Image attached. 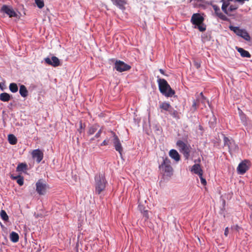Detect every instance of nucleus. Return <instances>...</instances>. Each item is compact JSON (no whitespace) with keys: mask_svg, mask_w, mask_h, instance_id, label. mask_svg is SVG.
<instances>
[{"mask_svg":"<svg viewBox=\"0 0 252 252\" xmlns=\"http://www.w3.org/2000/svg\"><path fill=\"white\" fill-rule=\"evenodd\" d=\"M159 90L160 93L166 97H171L175 94V91L171 89L167 82L164 79H158Z\"/></svg>","mask_w":252,"mask_h":252,"instance_id":"nucleus-1","label":"nucleus"},{"mask_svg":"<svg viewBox=\"0 0 252 252\" xmlns=\"http://www.w3.org/2000/svg\"><path fill=\"white\" fill-rule=\"evenodd\" d=\"M161 173L164 176L170 177L173 173V169L171 165V161L167 158H163V161L159 165Z\"/></svg>","mask_w":252,"mask_h":252,"instance_id":"nucleus-2","label":"nucleus"},{"mask_svg":"<svg viewBox=\"0 0 252 252\" xmlns=\"http://www.w3.org/2000/svg\"><path fill=\"white\" fill-rule=\"evenodd\" d=\"M95 193L99 194L103 191L106 187V181L102 174L99 173L95 176Z\"/></svg>","mask_w":252,"mask_h":252,"instance_id":"nucleus-3","label":"nucleus"},{"mask_svg":"<svg viewBox=\"0 0 252 252\" xmlns=\"http://www.w3.org/2000/svg\"><path fill=\"white\" fill-rule=\"evenodd\" d=\"M177 146L178 147L180 151L183 154L184 157L186 159H188L190 156V146L187 145L182 140H178L176 143Z\"/></svg>","mask_w":252,"mask_h":252,"instance_id":"nucleus-4","label":"nucleus"},{"mask_svg":"<svg viewBox=\"0 0 252 252\" xmlns=\"http://www.w3.org/2000/svg\"><path fill=\"white\" fill-rule=\"evenodd\" d=\"M229 29L230 30L233 31L237 35L242 37L245 40L248 41H250L251 37L246 30L241 29L239 27H234L233 26H230Z\"/></svg>","mask_w":252,"mask_h":252,"instance_id":"nucleus-5","label":"nucleus"},{"mask_svg":"<svg viewBox=\"0 0 252 252\" xmlns=\"http://www.w3.org/2000/svg\"><path fill=\"white\" fill-rule=\"evenodd\" d=\"M111 135L113 138L112 140L115 149L118 151L121 155H122L123 148L119 138H118V136L113 131H111Z\"/></svg>","mask_w":252,"mask_h":252,"instance_id":"nucleus-6","label":"nucleus"},{"mask_svg":"<svg viewBox=\"0 0 252 252\" xmlns=\"http://www.w3.org/2000/svg\"><path fill=\"white\" fill-rule=\"evenodd\" d=\"M115 68L117 71L122 72L129 70L131 68V66L125 63L123 61H116L115 63Z\"/></svg>","mask_w":252,"mask_h":252,"instance_id":"nucleus-7","label":"nucleus"},{"mask_svg":"<svg viewBox=\"0 0 252 252\" xmlns=\"http://www.w3.org/2000/svg\"><path fill=\"white\" fill-rule=\"evenodd\" d=\"M47 185L42 179L38 180L36 183V191L39 195H44L46 192Z\"/></svg>","mask_w":252,"mask_h":252,"instance_id":"nucleus-8","label":"nucleus"},{"mask_svg":"<svg viewBox=\"0 0 252 252\" xmlns=\"http://www.w3.org/2000/svg\"><path fill=\"white\" fill-rule=\"evenodd\" d=\"M223 141L224 146L228 147L229 151H235L238 149V146L235 144L233 140H230L228 137L224 136Z\"/></svg>","mask_w":252,"mask_h":252,"instance_id":"nucleus-9","label":"nucleus"},{"mask_svg":"<svg viewBox=\"0 0 252 252\" xmlns=\"http://www.w3.org/2000/svg\"><path fill=\"white\" fill-rule=\"evenodd\" d=\"M204 18L199 13L193 14L191 18L190 22L194 25H200L203 24Z\"/></svg>","mask_w":252,"mask_h":252,"instance_id":"nucleus-10","label":"nucleus"},{"mask_svg":"<svg viewBox=\"0 0 252 252\" xmlns=\"http://www.w3.org/2000/svg\"><path fill=\"white\" fill-rule=\"evenodd\" d=\"M1 12H3L9 16V17H14L17 16V14L13 10L12 7L6 5H3L1 9Z\"/></svg>","mask_w":252,"mask_h":252,"instance_id":"nucleus-11","label":"nucleus"},{"mask_svg":"<svg viewBox=\"0 0 252 252\" xmlns=\"http://www.w3.org/2000/svg\"><path fill=\"white\" fill-rule=\"evenodd\" d=\"M249 161L245 160L241 162L237 167V171L239 174H244L249 169V167L248 165Z\"/></svg>","mask_w":252,"mask_h":252,"instance_id":"nucleus-12","label":"nucleus"},{"mask_svg":"<svg viewBox=\"0 0 252 252\" xmlns=\"http://www.w3.org/2000/svg\"><path fill=\"white\" fill-rule=\"evenodd\" d=\"M33 158L35 159L37 163H39L43 158V153L39 149L33 150L32 153Z\"/></svg>","mask_w":252,"mask_h":252,"instance_id":"nucleus-13","label":"nucleus"},{"mask_svg":"<svg viewBox=\"0 0 252 252\" xmlns=\"http://www.w3.org/2000/svg\"><path fill=\"white\" fill-rule=\"evenodd\" d=\"M212 7L217 16L223 21H227L228 20V18L221 12L220 7L218 6L216 4H213L212 5Z\"/></svg>","mask_w":252,"mask_h":252,"instance_id":"nucleus-14","label":"nucleus"},{"mask_svg":"<svg viewBox=\"0 0 252 252\" xmlns=\"http://www.w3.org/2000/svg\"><path fill=\"white\" fill-rule=\"evenodd\" d=\"M44 60L46 63L54 67L58 66L60 65V60L55 56L52 57L51 60L49 58H46Z\"/></svg>","mask_w":252,"mask_h":252,"instance_id":"nucleus-15","label":"nucleus"},{"mask_svg":"<svg viewBox=\"0 0 252 252\" xmlns=\"http://www.w3.org/2000/svg\"><path fill=\"white\" fill-rule=\"evenodd\" d=\"M169 156L176 162H178L181 159L180 156L178 152L176 150L174 149H172L170 150L169 152Z\"/></svg>","mask_w":252,"mask_h":252,"instance_id":"nucleus-16","label":"nucleus"},{"mask_svg":"<svg viewBox=\"0 0 252 252\" xmlns=\"http://www.w3.org/2000/svg\"><path fill=\"white\" fill-rule=\"evenodd\" d=\"M191 171L197 174L199 176H202L203 173V170L199 164H194L191 168Z\"/></svg>","mask_w":252,"mask_h":252,"instance_id":"nucleus-17","label":"nucleus"},{"mask_svg":"<svg viewBox=\"0 0 252 252\" xmlns=\"http://www.w3.org/2000/svg\"><path fill=\"white\" fill-rule=\"evenodd\" d=\"M114 4L122 10H125V5L127 3L126 0H112Z\"/></svg>","mask_w":252,"mask_h":252,"instance_id":"nucleus-18","label":"nucleus"},{"mask_svg":"<svg viewBox=\"0 0 252 252\" xmlns=\"http://www.w3.org/2000/svg\"><path fill=\"white\" fill-rule=\"evenodd\" d=\"M99 126L97 124H94L91 126H90L88 127L87 134L89 135H91L94 134L96 131L99 129Z\"/></svg>","mask_w":252,"mask_h":252,"instance_id":"nucleus-19","label":"nucleus"},{"mask_svg":"<svg viewBox=\"0 0 252 252\" xmlns=\"http://www.w3.org/2000/svg\"><path fill=\"white\" fill-rule=\"evenodd\" d=\"M159 108L161 109V112H163V110L168 111V112L172 107L170 104L166 102H161L159 104Z\"/></svg>","mask_w":252,"mask_h":252,"instance_id":"nucleus-20","label":"nucleus"},{"mask_svg":"<svg viewBox=\"0 0 252 252\" xmlns=\"http://www.w3.org/2000/svg\"><path fill=\"white\" fill-rule=\"evenodd\" d=\"M237 50L240 53L242 57L250 58L251 57V54L248 51L242 48H237Z\"/></svg>","mask_w":252,"mask_h":252,"instance_id":"nucleus-21","label":"nucleus"},{"mask_svg":"<svg viewBox=\"0 0 252 252\" xmlns=\"http://www.w3.org/2000/svg\"><path fill=\"white\" fill-rule=\"evenodd\" d=\"M11 96L6 93H2L0 94V100L3 102H7L8 101L10 98Z\"/></svg>","mask_w":252,"mask_h":252,"instance_id":"nucleus-22","label":"nucleus"},{"mask_svg":"<svg viewBox=\"0 0 252 252\" xmlns=\"http://www.w3.org/2000/svg\"><path fill=\"white\" fill-rule=\"evenodd\" d=\"M19 93L22 96L24 97L27 96L28 95V90L24 85H21L20 86Z\"/></svg>","mask_w":252,"mask_h":252,"instance_id":"nucleus-23","label":"nucleus"},{"mask_svg":"<svg viewBox=\"0 0 252 252\" xmlns=\"http://www.w3.org/2000/svg\"><path fill=\"white\" fill-rule=\"evenodd\" d=\"M10 239L13 243H16L19 241V237L15 232H12L10 234Z\"/></svg>","mask_w":252,"mask_h":252,"instance_id":"nucleus-24","label":"nucleus"},{"mask_svg":"<svg viewBox=\"0 0 252 252\" xmlns=\"http://www.w3.org/2000/svg\"><path fill=\"white\" fill-rule=\"evenodd\" d=\"M8 140L9 143L12 145H15L17 142V139L13 134H9L8 136Z\"/></svg>","mask_w":252,"mask_h":252,"instance_id":"nucleus-25","label":"nucleus"},{"mask_svg":"<svg viewBox=\"0 0 252 252\" xmlns=\"http://www.w3.org/2000/svg\"><path fill=\"white\" fill-rule=\"evenodd\" d=\"M169 113L174 118L176 119H180V115L178 111L176 110H174L173 107L171 108L169 112Z\"/></svg>","mask_w":252,"mask_h":252,"instance_id":"nucleus-26","label":"nucleus"},{"mask_svg":"<svg viewBox=\"0 0 252 252\" xmlns=\"http://www.w3.org/2000/svg\"><path fill=\"white\" fill-rule=\"evenodd\" d=\"M27 169V165L26 163H21L18 165L16 170L18 172L24 171Z\"/></svg>","mask_w":252,"mask_h":252,"instance_id":"nucleus-27","label":"nucleus"},{"mask_svg":"<svg viewBox=\"0 0 252 252\" xmlns=\"http://www.w3.org/2000/svg\"><path fill=\"white\" fill-rule=\"evenodd\" d=\"M229 8L228 9L227 8V11L228 13L226 14L228 16H230V15L229 14V12H233V11L236 10V9H237L238 8V5L237 4H231V5L229 4Z\"/></svg>","mask_w":252,"mask_h":252,"instance_id":"nucleus-28","label":"nucleus"},{"mask_svg":"<svg viewBox=\"0 0 252 252\" xmlns=\"http://www.w3.org/2000/svg\"><path fill=\"white\" fill-rule=\"evenodd\" d=\"M9 90L12 93H16L18 90L17 85L15 83H10L9 86Z\"/></svg>","mask_w":252,"mask_h":252,"instance_id":"nucleus-29","label":"nucleus"},{"mask_svg":"<svg viewBox=\"0 0 252 252\" xmlns=\"http://www.w3.org/2000/svg\"><path fill=\"white\" fill-rule=\"evenodd\" d=\"M102 132V128L101 127L97 130V133L95 134V135L94 136V137H93L90 139V142H92L93 141H94L95 139V138L98 139V138H99Z\"/></svg>","mask_w":252,"mask_h":252,"instance_id":"nucleus-30","label":"nucleus"},{"mask_svg":"<svg viewBox=\"0 0 252 252\" xmlns=\"http://www.w3.org/2000/svg\"><path fill=\"white\" fill-rule=\"evenodd\" d=\"M0 216L1 218V219L4 220V221H7L8 220V215H7L6 212L4 211V210H1L0 212Z\"/></svg>","mask_w":252,"mask_h":252,"instance_id":"nucleus-31","label":"nucleus"},{"mask_svg":"<svg viewBox=\"0 0 252 252\" xmlns=\"http://www.w3.org/2000/svg\"><path fill=\"white\" fill-rule=\"evenodd\" d=\"M14 179L17 180V183L20 186H22L24 184V178L23 177L19 176L17 177H13Z\"/></svg>","mask_w":252,"mask_h":252,"instance_id":"nucleus-32","label":"nucleus"},{"mask_svg":"<svg viewBox=\"0 0 252 252\" xmlns=\"http://www.w3.org/2000/svg\"><path fill=\"white\" fill-rule=\"evenodd\" d=\"M35 3L39 8H42L44 6V0H35Z\"/></svg>","mask_w":252,"mask_h":252,"instance_id":"nucleus-33","label":"nucleus"},{"mask_svg":"<svg viewBox=\"0 0 252 252\" xmlns=\"http://www.w3.org/2000/svg\"><path fill=\"white\" fill-rule=\"evenodd\" d=\"M110 143V139L106 138L99 145V147L107 146Z\"/></svg>","mask_w":252,"mask_h":252,"instance_id":"nucleus-34","label":"nucleus"},{"mask_svg":"<svg viewBox=\"0 0 252 252\" xmlns=\"http://www.w3.org/2000/svg\"><path fill=\"white\" fill-rule=\"evenodd\" d=\"M231 229L238 232H239V231L242 229V228L240 226H239L238 224L232 226Z\"/></svg>","mask_w":252,"mask_h":252,"instance_id":"nucleus-35","label":"nucleus"},{"mask_svg":"<svg viewBox=\"0 0 252 252\" xmlns=\"http://www.w3.org/2000/svg\"><path fill=\"white\" fill-rule=\"evenodd\" d=\"M197 26V29L199 30L200 32H204L206 30V27L205 26H204L203 24H201L200 25H196Z\"/></svg>","mask_w":252,"mask_h":252,"instance_id":"nucleus-36","label":"nucleus"},{"mask_svg":"<svg viewBox=\"0 0 252 252\" xmlns=\"http://www.w3.org/2000/svg\"><path fill=\"white\" fill-rule=\"evenodd\" d=\"M83 128V126H82V121H80L79 123V128L77 129L78 132L80 134L82 133V130Z\"/></svg>","mask_w":252,"mask_h":252,"instance_id":"nucleus-37","label":"nucleus"},{"mask_svg":"<svg viewBox=\"0 0 252 252\" xmlns=\"http://www.w3.org/2000/svg\"><path fill=\"white\" fill-rule=\"evenodd\" d=\"M199 177L200 179L201 184L202 185H203L204 186H205L207 184V182H206V180L203 177V175L201 176H199Z\"/></svg>","mask_w":252,"mask_h":252,"instance_id":"nucleus-38","label":"nucleus"},{"mask_svg":"<svg viewBox=\"0 0 252 252\" xmlns=\"http://www.w3.org/2000/svg\"><path fill=\"white\" fill-rule=\"evenodd\" d=\"M142 213H143V216L145 217L146 220H147L149 218L147 210L144 211V212H142Z\"/></svg>","mask_w":252,"mask_h":252,"instance_id":"nucleus-39","label":"nucleus"},{"mask_svg":"<svg viewBox=\"0 0 252 252\" xmlns=\"http://www.w3.org/2000/svg\"><path fill=\"white\" fill-rule=\"evenodd\" d=\"M192 107L193 108L194 111L196 110L197 109V103L195 100H193V103L192 105Z\"/></svg>","mask_w":252,"mask_h":252,"instance_id":"nucleus-40","label":"nucleus"},{"mask_svg":"<svg viewBox=\"0 0 252 252\" xmlns=\"http://www.w3.org/2000/svg\"><path fill=\"white\" fill-rule=\"evenodd\" d=\"M229 232V228L228 227H226L224 230V235L227 237Z\"/></svg>","mask_w":252,"mask_h":252,"instance_id":"nucleus-41","label":"nucleus"},{"mask_svg":"<svg viewBox=\"0 0 252 252\" xmlns=\"http://www.w3.org/2000/svg\"><path fill=\"white\" fill-rule=\"evenodd\" d=\"M138 209L141 211V213L143 212L144 211H145L144 210V207L142 205H139L138 206Z\"/></svg>","mask_w":252,"mask_h":252,"instance_id":"nucleus-42","label":"nucleus"},{"mask_svg":"<svg viewBox=\"0 0 252 252\" xmlns=\"http://www.w3.org/2000/svg\"><path fill=\"white\" fill-rule=\"evenodd\" d=\"M207 101V102L208 104V105H209V101L208 100H206V99H203L201 98V102L205 105V101Z\"/></svg>","mask_w":252,"mask_h":252,"instance_id":"nucleus-43","label":"nucleus"},{"mask_svg":"<svg viewBox=\"0 0 252 252\" xmlns=\"http://www.w3.org/2000/svg\"><path fill=\"white\" fill-rule=\"evenodd\" d=\"M194 65L197 68H198L200 67V64L197 62L194 63Z\"/></svg>","mask_w":252,"mask_h":252,"instance_id":"nucleus-44","label":"nucleus"},{"mask_svg":"<svg viewBox=\"0 0 252 252\" xmlns=\"http://www.w3.org/2000/svg\"><path fill=\"white\" fill-rule=\"evenodd\" d=\"M200 95L201 96V98L206 99V98L203 95L202 92L200 93Z\"/></svg>","mask_w":252,"mask_h":252,"instance_id":"nucleus-45","label":"nucleus"},{"mask_svg":"<svg viewBox=\"0 0 252 252\" xmlns=\"http://www.w3.org/2000/svg\"><path fill=\"white\" fill-rule=\"evenodd\" d=\"M159 72L163 75H165V72L164 70L162 69H159Z\"/></svg>","mask_w":252,"mask_h":252,"instance_id":"nucleus-46","label":"nucleus"},{"mask_svg":"<svg viewBox=\"0 0 252 252\" xmlns=\"http://www.w3.org/2000/svg\"><path fill=\"white\" fill-rule=\"evenodd\" d=\"M203 0H189V2H192L193 1H202Z\"/></svg>","mask_w":252,"mask_h":252,"instance_id":"nucleus-47","label":"nucleus"},{"mask_svg":"<svg viewBox=\"0 0 252 252\" xmlns=\"http://www.w3.org/2000/svg\"><path fill=\"white\" fill-rule=\"evenodd\" d=\"M0 88L2 91L4 90V88L1 86V83H0Z\"/></svg>","mask_w":252,"mask_h":252,"instance_id":"nucleus-48","label":"nucleus"},{"mask_svg":"<svg viewBox=\"0 0 252 252\" xmlns=\"http://www.w3.org/2000/svg\"><path fill=\"white\" fill-rule=\"evenodd\" d=\"M244 120H246V118L245 116L244 117H242V120L244 121Z\"/></svg>","mask_w":252,"mask_h":252,"instance_id":"nucleus-49","label":"nucleus"},{"mask_svg":"<svg viewBox=\"0 0 252 252\" xmlns=\"http://www.w3.org/2000/svg\"><path fill=\"white\" fill-rule=\"evenodd\" d=\"M250 209L252 211V205L250 206Z\"/></svg>","mask_w":252,"mask_h":252,"instance_id":"nucleus-50","label":"nucleus"},{"mask_svg":"<svg viewBox=\"0 0 252 252\" xmlns=\"http://www.w3.org/2000/svg\"><path fill=\"white\" fill-rule=\"evenodd\" d=\"M250 217L252 219V214L251 215Z\"/></svg>","mask_w":252,"mask_h":252,"instance_id":"nucleus-51","label":"nucleus"},{"mask_svg":"<svg viewBox=\"0 0 252 252\" xmlns=\"http://www.w3.org/2000/svg\"><path fill=\"white\" fill-rule=\"evenodd\" d=\"M193 4L194 5V6L195 7V3H194V2L193 3Z\"/></svg>","mask_w":252,"mask_h":252,"instance_id":"nucleus-52","label":"nucleus"}]
</instances>
